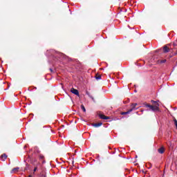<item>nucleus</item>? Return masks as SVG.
<instances>
[{
  "label": "nucleus",
  "instance_id": "1",
  "mask_svg": "<svg viewBox=\"0 0 177 177\" xmlns=\"http://www.w3.org/2000/svg\"><path fill=\"white\" fill-rule=\"evenodd\" d=\"M151 103H153V105H150L149 110H151V111H158V110H160V104H158V102L154 100H151Z\"/></svg>",
  "mask_w": 177,
  "mask_h": 177
},
{
  "label": "nucleus",
  "instance_id": "2",
  "mask_svg": "<svg viewBox=\"0 0 177 177\" xmlns=\"http://www.w3.org/2000/svg\"><path fill=\"white\" fill-rule=\"evenodd\" d=\"M136 106H138V103H133L131 105V109H129V112L132 113V111L135 110H138V108H136Z\"/></svg>",
  "mask_w": 177,
  "mask_h": 177
},
{
  "label": "nucleus",
  "instance_id": "3",
  "mask_svg": "<svg viewBox=\"0 0 177 177\" xmlns=\"http://www.w3.org/2000/svg\"><path fill=\"white\" fill-rule=\"evenodd\" d=\"M71 92L72 93H73L74 95H76L77 96H79L80 95V92L78 91V90L74 88H72L71 89Z\"/></svg>",
  "mask_w": 177,
  "mask_h": 177
},
{
  "label": "nucleus",
  "instance_id": "4",
  "mask_svg": "<svg viewBox=\"0 0 177 177\" xmlns=\"http://www.w3.org/2000/svg\"><path fill=\"white\" fill-rule=\"evenodd\" d=\"M99 117L101 118V120H110V117L106 116L103 114H100Z\"/></svg>",
  "mask_w": 177,
  "mask_h": 177
},
{
  "label": "nucleus",
  "instance_id": "5",
  "mask_svg": "<svg viewBox=\"0 0 177 177\" xmlns=\"http://www.w3.org/2000/svg\"><path fill=\"white\" fill-rule=\"evenodd\" d=\"M1 158L2 161H5V160H6V158H8V156L5 153L2 154L1 156Z\"/></svg>",
  "mask_w": 177,
  "mask_h": 177
},
{
  "label": "nucleus",
  "instance_id": "6",
  "mask_svg": "<svg viewBox=\"0 0 177 177\" xmlns=\"http://www.w3.org/2000/svg\"><path fill=\"white\" fill-rule=\"evenodd\" d=\"M163 52L164 53H168V52H169V48H168V46H165L163 48Z\"/></svg>",
  "mask_w": 177,
  "mask_h": 177
},
{
  "label": "nucleus",
  "instance_id": "7",
  "mask_svg": "<svg viewBox=\"0 0 177 177\" xmlns=\"http://www.w3.org/2000/svg\"><path fill=\"white\" fill-rule=\"evenodd\" d=\"M102 125H103V123L99 122V123L94 124L93 127H95V128H99V127H102Z\"/></svg>",
  "mask_w": 177,
  "mask_h": 177
},
{
  "label": "nucleus",
  "instance_id": "8",
  "mask_svg": "<svg viewBox=\"0 0 177 177\" xmlns=\"http://www.w3.org/2000/svg\"><path fill=\"white\" fill-rule=\"evenodd\" d=\"M18 171H19V167H15L12 169L11 174H16V172H18Z\"/></svg>",
  "mask_w": 177,
  "mask_h": 177
},
{
  "label": "nucleus",
  "instance_id": "9",
  "mask_svg": "<svg viewBox=\"0 0 177 177\" xmlns=\"http://www.w3.org/2000/svg\"><path fill=\"white\" fill-rule=\"evenodd\" d=\"M158 153H160V154H162L165 151V149L164 147H161L158 150Z\"/></svg>",
  "mask_w": 177,
  "mask_h": 177
},
{
  "label": "nucleus",
  "instance_id": "10",
  "mask_svg": "<svg viewBox=\"0 0 177 177\" xmlns=\"http://www.w3.org/2000/svg\"><path fill=\"white\" fill-rule=\"evenodd\" d=\"M57 57H59V59H63V57H64V54L59 53Z\"/></svg>",
  "mask_w": 177,
  "mask_h": 177
},
{
  "label": "nucleus",
  "instance_id": "11",
  "mask_svg": "<svg viewBox=\"0 0 177 177\" xmlns=\"http://www.w3.org/2000/svg\"><path fill=\"white\" fill-rule=\"evenodd\" d=\"M129 113H131V112H129V110L128 111H126V112H122L121 114H122V115H125L127 114H129Z\"/></svg>",
  "mask_w": 177,
  "mask_h": 177
},
{
  "label": "nucleus",
  "instance_id": "12",
  "mask_svg": "<svg viewBox=\"0 0 177 177\" xmlns=\"http://www.w3.org/2000/svg\"><path fill=\"white\" fill-rule=\"evenodd\" d=\"M81 109L85 113V111H86V109H85V106H84V105L81 106Z\"/></svg>",
  "mask_w": 177,
  "mask_h": 177
},
{
  "label": "nucleus",
  "instance_id": "13",
  "mask_svg": "<svg viewBox=\"0 0 177 177\" xmlns=\"http://www.w3.org/2000/svg\"><path fill=\"white\" fill-rule=\"evenodd\" d=\"M96 80H102V76L98 75L95 77Z\"/></svg>",
  "mask_w": 177,
  "mask_h": 177
},
{
  "label": "nucleus",
  "instance_id": "14",
  "mask_svg": "<svg viewBox=\"0 0 177 177\" xmlns=\"http://www.w3.org/2000/svg\"><path fill=\"white\" fill-rule=\"evenodd\" d=\"M145 107H148L149 109L151 105L149 104H145Z\"/></svg>",
  "mask_w": 177,
  "mask_h": 177
},
{
  "label": "nucleus",
  "instance_id": "15",
  "mask_svg": "<svg viewBox=\"0 0 177 177\" xmlns=\"http://www.w3.org/2000/svg\"><path fill=\"white\" fill-rule=\"evenodd\" d=\"M165 62H167V59H163L160 61V63H165Z\"/></svg>",
  "mask_w": 177,
  "mask_h": 177
},
{
  "label": "nucleus",
  "instance_id": "16",
  "mask_svg": "<svg viewBox=\"0 0 177 177\" xmlns=\"http://www.w3.org/2000/svg\"><path fill=\"white\" fill-rule=\"evenodd\" d=\"M89 97H91V99H92V100H95V98H93V97H92V95H89Z\"/></svg>",
  "mask_w": 177,
  "mask_h": 177
},
{
  "label": "nucleus",
  "instance_id": "17",
  "mask_svg": "<svg viewBox=\"0 0 177 177\" xmlns=\"http://www.w3.org/2000/svg\"><path fill=\"white\" fill-rule=\"evenodd\" d=\"M33 171L35 172V171H37V167H35Z\"/></svg>",
  "mask_w": 177,
  "mask_h": 177
},
{
  "label": "nucleus",
  "instance_id": "18",
  "mask_svg": "<svg viewBox=\"0 0 177 177\" xmlns=\"http://www.w3.org/2000/svg\"><path fill=\"white\" fill-rule=\"evenodd\" d=\"M174 46H176V43H174Z\"/></svg>",
  "mask_w": 177,
  "mask_h": 177
},
{
  "label": "nucleus",
  "instance_id": "19",
  "mask_svg": "<svg viewBox=\"0 0 177 177\" xmlns=\"http://www.w3.org/2000/svg\"><path fill=\"white\" fill-rule=\"evenodd\" d=\"M28 177H32V176H29Z\"/></svg>",
  "mask_w": 177,
  "mask_h": 177
},
{
  "label": "nucleus",
  "instance_id": "20",
  "mask_svg": "<svg viewBox=\"0 0 177 177\" xmlns=\"http://www.w3.org/2000/svg\"><path fill=\"white\" fill-rule=\"evenodd\" d=\"M44 177H45V176H43Z\"/></svg>",
  "mask_w": 177,
  "mask_h": 177
}]
</instances>
